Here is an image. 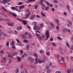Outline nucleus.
<instances>
[{
    "label": "nucleus",
    "instance_id": "7",
    "mask_svg": "<svg viewBox=\"0 0 73 73\" xmlns=\"http://www.w3.org/2000/svg\"><path fill=\"white\" fill-rule=\"evenodd\" d=\"M26 17L25 18V19H28L29 17V15L28 14H27L26 15Z\"/></svg>",
    "mask_w": 73,
    "mask_h": 73
},
{
    "label": "nucleus",
    "instance_id": "19",
    "mask_svg": "<svg viewBox=\"0 0 73 73\" xmlns=\"http://www.w3.org/2000/svg\"><path fill=\"white\" fill-rule=\"evenodd\" d=\"M34 1L33 0H28V3H31L32 2H33Z\"/></svg>",
    "mask_w": 73,
    "mask_h": 73
},
{
    "label": "nucleus",
    "instance_id": "55",
    "mask_svg": "<svg viewBox=\"0 0 73 73\" xmlns=\"http://www.w3.org/2000/svg\"><path fill=\"white\" fill-rule=\"evenodd\" d=\"M12 48H13V49H15V47L13 45L12 46Z\"/></svg>",
    "mask_w": 73,
    "mask_h": 73
},
{
    "label": "nucleus",
    "instance_id": "42",
    "mask_svg": "<svg viewBox=\"0 0 73 73\" xmlns=\"http://www.w3.org/2000/svg\"><path fill=\"white\" fill-rule=\"evenodd\" d=\"M4 20L5 21H8V22H9V21L10 20L9 19H4Z\"/></svg>",
    "mask_w": 73,
    "mask_h": 73
},
{
    "label": "nucleus",
    "instance_id": "43",
    "mask_svg": "<svg viewBox=\"0 0 73 73\" xmlns=\"http://www.w3.org/2000/svg\"><path fill=\"white\" fill-rule=\"evenodd\" d=\"M38 62L40 63V64H41V63H42V61L39 59Z\"/></svg>",
    "mask_w": 73,
    "mask_h": 73
},
{
    "label": "nucleus",
    "instance_id": "2",
    "mask_svg": "<svg viewBox=\"0 0 73 73\" xmlns=\"http://www.w3.org/2000/svg\"><path fill=\"white\" fill-rule=\"evenodd\" d=\"M7 24L9 26H10V27H13L14 25V23H8Z\"/></svg>",
    "mask_w": 73,
    "mask_h": 73
},
{
    "label": "nucleus",
    "instance_id": "49",
    "mask_svg": "<svg viewBox=\"0 0 73 73\" xmlns=\"http://www.w3.org/2000/svg\"><path fill=\"white\" fill-rule=\"evenodd\" d=\"M27 14H28L29 16L31 14V12H29L28 13H27Z\"/></svg>",
    "mask_w": 73,
    "mask_h": 73
},
{
    "label": "nucleus",
    "instance_id": "50",
    "mask_svg": "<svg viewBox=\"0 0 73 73\" xmlns=\"http://www.w3.org/2000/svg\"><path fill=\"white\" fill-rule=\"evenodd\" d=\"M55 21L56 23H58V19H56Z\"/></svg>",
    "mask_w": 73,
    "mask_h": 73
},
{
    "label": "nucleus",
    "instance_id": "29",
    "mask_svg": "<svg viewBox=\"0 0 73 73\" xmlns=\"http://www.w3.org/2000/svg\"><path fill=\"white\" fill-rule=\"evenodd\" d=\"M13 16H14V17H16L17 16V15L15 13H13Z\"/></svg>",
    "mask_w": 73,
    "mask_h": 73
},
{
    "label": "nucleus",
    "instance_id": "3",
    "mask_svg": "<svg viewBox=\"0 0 73 73\" xmlns=\"http://www.w3.org/2000/svg\"><path fill=\"white\" fill-rule=\"evenodd\" d=\"M50 24L51 25L52 28H53L54 27V24L53 23L50 22Z\"/></svg>",
    "mask_w": 73,
    "mask_h": 73
},
{
    "label": "nucleus",
    "instance_id": "23",
    "mask_svg": "<svg viewBox=\"0 0 73 73\" xmlns=\"http://www.w3.org/2000/svg\"><path fill=\"white\" fill-rule=\"evenodd\" d=\"M40 4V5H41L42 7H45V6L44 5V4H43V3H41Z\"/></svg>",
    "mask_w": 73,
    "mask_h": 73
},
{
    "label": "nucleus",
    "instance_id": "51",
    "mask_svg": "<svg viewBox=\"0 0 73 73\" xmlns=\"http://www.w3.org/2000/svg\"><path fill=\"white\" fill-rule=\"evenodd\" d=\"M6 45L7 46H9V42H7L6 43Z\"/></svg>",
    "mask_w": 73,
    "mask_h": 73
},
{
    "label": "nucleus",
    "instance_id": "64",
    "mask_svg": "<svg viewBox=\"0 0 73 73\" xmlns=\"http://www.w3.org/2000/svg\"><path fill=\"white\" fill-rule=\"evenodd\" d=\"M25 71H22L21 72V73H25Z\"/></svg>",
    "mask_w": 73,
    "mask_h": 73
},
{
    "label": "nucleus",
    "instance_id": "5",
    "mask_svg": "<svg viewBox=\"0 0 73 73\" xmlns=\"http://www.w3.org/2000/svg\"><path fill=\"white\" fill-rule=\"evenodd\" d=\"M22 38L23 39H25V38H27V36L26 35H22Z\"/></svg>",
    "mask_w": 73,
    "mask_h": 73
},
{
    "label": "nucleus",
    "instance_id": "10",
    "mask_svg": "<svg viewBox=\"0 0 73 73\" xmlns=\"http://www.w3.org/2000/svg\"><path fill=\"white\" fill-rule=\"evenodd\" d=\"M44 25V24L41 23L40 24V27L41 28H43V26Z\"/></svg>",
    "mask_w": 73,
    "mask_h": 73
},
{
    "label": "nucleus",
    "instance_id": "27",
    "mask_svg": "<svg viewBox=\"0 0 73 73\" xmlns=\"http://www.w3.org/2000/svg\"><path fill=\"white\" fill-rule=\"evenodd\" d=\"M56 29L58 31V30H59V29H60V27H58V26H57L56 27Z\"/></svg>",
    "mask_w": 73,
    "mask_h": 73
},
{
    "label": "nucleus",
    "instance_id": "11",
    "mask_svg": "<svg viewBox=\"0 0 73 73\" xmlns=\"http://www.w3.org/2000/svg\"><path fill=\"white\" fill-rule=\"evenodd\" d=\"M71 70H71V69L70 68V69H68L67 70V71L68 72V73H70V72H71Z\"/></svg>",
    "mask_w": 73,
    "mask_h": 73
},
{
    "label": "nucleus",
    "instance_id": "40",
    "mask_svg": "<svg viewBox=\"0 0 73 73\" xmlns=\"http://www.w3.org/2000/svg\"><path fill=\"white\" fill-rule=\"evenodd\" d=\"M41 14L42 15V16H45V15L43 14V13L42 12H41Z\"/></svg>",
    "mask_w": 73,
    "mask_h": 73
},
{
    "label": "nucleus",
    "instance_id": "8",
    "mask_svg": "<svg viewBox=\"0 0 73 73\" xmlns=\"http://www.w3.org/2000/svg\"><path fill=\"white\" fill-rule=\"evenodd\" d=\"M14 43H15V42L14 41H12L11 42V43L10 44V45H13V44H14Z\"/></svg>",
    "mask_w": 73,
    "mask_h": 73
},
{
    "label": "nucleus",
    "instance_id": "47",
    "mask_svg": "<svg viewBox=\"0 0 73 73\" xmlns=\"http://www.w3.org/2000/svg\"><path fill=\"white\" fill-rule=\"evenodd\" d=\"M56 73H61V72L60 71H56Z\"/></svg>",
    "mask_w": 73,
    "mask_h": 73
},
{
    "label": "nucleus",
    "instance_id": "20",
    "mask_svg": "<svg viewBox=\"0 0 73 73\" xmlns=\"http://www.w3.org/2000/svg\"><path fill=\"white\" fill-rule=\"evenodd\" d=\"M39 59H37L36 58H35V61H36V62H37L38 63L39 62Z\"/></svg>",
    "mask_w": 73,
    "mask_h": 73
},
{
    "label": "nucleus",
    "instance_id": "25",
    "mask_svg": "<svg viewBox=\"0 0 73 73\" xmlns=\"http://www.w3.org/2000/svg\"><path fill=\"white\" fill-rule=\"evenodd\" d=\"M61 60L62 62H64V58H61Z\"/></svg>",
    "mask_w": 73,
    "mask_h": 73
},
{
    "label": "nucleus",
    "instance_id": "9",
    "mask_svg": "<svg viewBox=\"0 0 73 73\" xmlns=\"http://www.w3.org/2000/svg\"><path fill=\"white\" fill-rule=\"evenodd\" d=\"M22 21L24 25H26V24H27V23H26V22L25 20H24Z\"/></svg>",
    "mask_w": 73,
    "mask_h": 73
},
{
    "label": "nucleus",
    "instance_id": "37",
    "mask_svg": "<svg viewBox=\"0 0 73 73\" xmlns=\"http://www.w3.org/2000/svg\"><path fill=\"white\" fill-rule=\"evenodd\" d=\"M16 41H17V42H19V43H21V42L18 39H17Z\"/></svg>",
    "mask_w": 73,
    "mask_h": 73
},
{
    "label": "nucleus",
    "instance_id": "44",
    "mask_svg": "<svg viewBox=\"0 0 73 73\" xmlns=\"http://www.w3.org/2000/svg\"><path fill=\"white\" fill-rule=\"evenodd\" d=\"M38 7V6L37 5H36L35 6V9H37V8Z\"/></svg>",
    "mask_w": 73,
    "mask_h": 73
},
{
    "label": "nucleus",
    "instance_id": "52",
    "mask_svg": "<svg viewBox=\"0 0 73 73\" xmlns=\"http://www.w3.org/2000/svg\"><path fill=\"white\" fill-rule=\"evenodd\" d=\"M6 58H3V60L5 61V62H6Z\"/></svg>",
    "mask_w": 73,
    "mask_h": 73
},
{
    "label": "nucleus",
    "instance_id": "26",
    "mask_svg": "<svg viewBox=\"0 0 73 73\" xmlns=\"http://www.w3.org/2000/svg\"><path fill=\"white\" fill-rule=\"evenodd\" d=\"M68 23H69V24H70V25H72V22H71V21H68Z\"/></svg>",
    "mask_w": 73,
    "mask_h": 73
},
{
    "label": "nucleus",
    "instance_id": "6",
    "mask_svg": "<svg viewBox=\"0 0 73 73\" xmlns=\"http://www.w3.org/2000/svg\"><path fill=\"white\" fill-rule=\"evenodd\" d=\"M38 37L39 40H42L43 39L42 37L41 36H39Z\"/></svg>",
    "mask_w": 73,
    "mask_h": 73
},
{
    "label": "nucleus",
    "instance_id": "39",
    "mask_svg": "<svg viewBox=\"0 0 73 73\" xmlns=\"http://www.w3.org/2000/svg\"><path fill=\"white\" fill-rule=\"evenodd\" d=\"M44 1V0H41L40 2V3H42Z\"/></svg>",
    "mask_w": 73,
    "mask_h": 73
},
{
    "label": "nucleus",
    "instance_id": "22",
    "mask_svg": "<svg viewBox=\"0 0 73 73\" xmlns=\"http://www.w3.org/2000/svg\"><path fill=\"white\" fill-rule=\"evenodd\" d=\"M17 58H18V61H19V62H20V61H21V58L18 57Z\"/></svg>",
    "mask_w": 73,
    "mask_h": 73
},
{
    "label": "nucleus",
    "instance_id": "17",
    "mask_svg": "<svg viewBox=\"0 0 73 73\" xmlns=\"http://www.w3.org/2000/svg\"><path fill=\"white\" fill-rule=\"evenodd\" d=\"M24 8V5H22L21 6H20L19 8L20 9H23Z\"/></svg>",
    "mask_w": 73,
    "mask_h": 73
},
{
    "label": "nucleus",
    "instance_id": "59",
    "mask_svg": "<svg viewBox=\"0 0 73 73\" xmlns=\"http://www.w3.org/2000/svg\"><path fill=\"white\" fill-rule=\"evenodd\" d=\"M8 57H11V54H9L8 55Z\"/></svg>",
    "mask_w": 73,
    "mask_h": 73
},
{
    "label": "nucleus",
    "instance_id": "15",
    "mask_svg": "<svg viewBox=\"0 0 73 73\" xmlns=\"http://www.w3.org/2000/svg\"><path fill=\"white\" fill-rule=\"evenodd\" d=\"M44 1L46 4H47V5H48V6H50V4H49V2L46 1Z\"/></svg>",
    "mask_w": 73,
    "mask_h": 73
},
{
    "label": "nucleus",
    "instance_id": "13",
    "mask_svg": "<svg viewBox=\"0 0 73 73\" xmlns=\"http://www.w3.org/2000/svg\"><path fill=\"white\" fill-rule=\"evenodd\" d=\"M34 61V59L33 58H32L30 60V62H33Z\"/></svg>",
    "mask_w": 73,
    "mask_h": 73
},
{
    "label": "nucleus",
    "instance_id": "1",
    "mask_svg": "<svg viewBox=\"0 0 73 73\" xmlns=\"http://www.w3.org/2000/svg\"><path fill=\"white\" fill-rule=\"evenodd\" d=\"M46 39H44L45 40H46L48 39V38L49 37V31L47 30L46 31Z\"/></svg>",
    "mask_w": 73,
    "mask_h": 73
},
{
    "label": "nucleus",
    "instance_id": "14",
    "mask_svg": "<svg viewBox=\"0 0 73 73\" xmlns=\"http://www.w3.org/2000/svg\"><path fill=\"white\" fill-rule=\"evenodd\" d=\"M33 28L34 30H36L37 27V26L35 25Z\"/></svg>",
    "mask_w": 73,
    "mask_h": 73
},
{
    "label": "nucleus",
    "instance_id": "57",
    "mask_svg": "<svg viewBox=\"0 0 73 73\" xmlns=\"http://www.w3.org/2000/svg\"><path fill=\"white\" fill-rule=\"evenodd\" d=\"M52 45H53V46H56V44L55 43H52Z\"/></svg>",
    "mask_w": 73,
    "mask_h": 73
},
{
    "label": "nucleus",
    "instance_id": "56",
    "mask_svg": "<svg viewBox=\"0 0 73 73\" xmlns=\"http://www.w3.org/2000/svg\"><path fill=\"white\" fill-rule=\"evenodd\" d=\"M58 40H61V38L60 36L58 37Z\"/></svg>",
    "mask_w": 73,
    "mask_h": 73
},
{
    "label": "nucleus",
    "instance_id": "53",
    "mask_svg": "<svg viewBox=\"0 0 73 73\" xmlns=\"http://www.w3.org/2000/svg\"><path fill=\"white\" fill-rule=\"evenodd\" d=\"M42 38L43 39V38H45V35H42Z\"/></svg>",
    "mask_w": 73,
    "mask_h": 73
},
{
    "label": "nucleus",
    "instance_id": "60",
    "mask_svg": "<svg viewBox=\"0 0 73 73\" xmlns=\"http://www.w3.org/2000/svg\"><path fill=\"white\" fill-rule=\"evenodd\" d=\"M46 54L47 56H49V55H50V54H49V53L47 52L46 53Z\"/></svg>",
    "mask_w": 73,
    "mask_h": 73
},
{
    "label": "nucleus",
    "instance_id": "32",
    "mask_svg": "<svg viewBox=\"0 0 73 73\" xmlns=\"http://www.w3.org/2000/svg\"><path fill=\"white\" fill-rule=\"evenodd\" d=\"M66 45H67V47H68V48H69L70 46H69V44H68V43H66Z\"/></svg>",
    "mask_w": 73,
    "mask_h": 73
},
{
    "label": "nucleus",
    "instance_id": "33",
    "mask_svg": "<svg viewBox=\"0 0 73 73\" xmlns=\"http://www.w3.org/2000/svg\"><path fill=\"white\" fill-rule=\"evenodd\" d=\"M23 41L24 42L27 43V42H28V41L27 40H24Z\"/></svg>",
    "mask_w": 73,
    "mask_h": 73
},
{
    "label": "nucleus",
    "instance_id": "31",
    "mask_svg": "<svg viewBox=\"0 0 73 73\" xmlns=\"http://www.w3.org/2000/svg\"><path fill=\"white\" fill-rule=\"evenodd\" d=\"M11 9L14 11L15 9V7H12L11 8Z\"/></svg>",
    "mask_w": 73,
    "mask_h": 73
},
{
    "label": "nucleus",
    "instance_id": "34",
    "mask_svg": "<svg viewBox=\"0 0 73 73\" xmlns=\"http://www.w3.org/2000/svg\"><path fill=\"white\" fill-rule=\"evenodd\" d=\"M59 50L61 52V51H62V48H60L59 49Z\"/></svg>",
    "mask_w": 73,
    "mask_h": 73
},
{
    "label": "nucleus",
    "instance_id": "28",
    "mask_svg": "<svg viewBox=\"0 0 73 73\" xmlns=\"http://www.w3.org/2000/svg\"><path fill=\"white\" fill-rule=\"evenodd\" d=\"M4 51H3V50H1V52L0 53L1 54H4Z\"/></svg>",
    "mask_w": 73,
    "mask_h": 73
},
{
    "label": "nucleus",
    "instance_id": "36",
    "mask_svg": "<svg viewBox=\"0 0 73 73\" xmlns=\"http://www.w3.org/2000/svg\"><path fill=\"white\" fill-rule=\"evenodd\" d=\"M20 53H21V54H23V51L22 50H21L20 51Z\"/></svg>",
    "mask_w": 73,
    "mask_h": 73
},
{
    "label": "nucleus",
    "instance_id": "58",
    "mask_svg": "<svg viewBox=\"0 0 73 73\" xmlns=\"http://www.w3.org/2000/svg\"><path fill=\"white\" fill-rule=\"evenodd\" d=\"M30 46L29 45L27 46H26V48H27V49L29 48Z\"/></svg>",
    "mask_w": 73,
    "mask_h": 73
},
{
    "label": "nucleus",
    "instance_id": "48",
    "mask_svg": "<svg viewBox=\"0 0 73 73\" xmlns=\"http://www.w3.org/2000/svg\"><path fill=\"white\" fill-rule=\"evenodd\" d=\"M46 68L47 69H48L49 68V66H47L46 67Z\"/></svg>",
    "mask_w": 73,
    "mask_h": 73
},
{
    "label": "nucleus",
    "instance_id": "21",
    "mask_svg": "<svg viewBox=\"0 0 73 73\" xmlns=\"http://www.w3.org/2000/svg\"><path fill=\"white\" fill-rule=\"evenodd\" d=\"M48 9H49V7L46 6V7H45V9L46 11H48Z\"/></svg>",
    "mask_w": 73,
    "mask_h": 73
},
{
    "label": "nucleus",
    "instance_id": "30",
    "mask_svg": "<svg viewBox=\"0 0 73 73\" xmlns=\"http://www.w3.org/2000/svg\"><path fill=\"white\" fill-rule=\"evenodd\" d=\"M66 7L68 10H69V9H70V7H69V5H67Z\"/></svg>",
    "mask_w": 73,
    "mask_h": 73
},
{
    "label": "nucleus",
    "instance_id": "62",
    "mask_svg": "<svg viewBox=\"0 0 73 73\" xmlns=\"http://www.w3.org/2000/svg\"><path fill=\"white\" fill-rule=\"evenodd\" d=\"M24 55L25 56V57H26V56H27V54L25 53L24 54Z\"/></svg>",
    "mask_w": 73,
    "mask_h": 73
},
{
    "label": "nucleus",
    "instance_id": "35",
    "mask_svg": "<svg viewBox=\"0 0 73 73\" xmlns=\"http://www.w3.org/2000/svg\"><path fill=\"white\" fill-rule=\"evenodd\" d=\"M29 37L30 38H31V39H32V35H29Z\"/></svg>",
    "mask_w": 73,
    "mask_h": 73
},
{
    "label": "nucleus",
    "instance_id": "46",
    "mask_svg": "<svg viewBox=\"0 0 73 73\" xmlns=\"http://www.w3.org/2000/svg\"><path fill=\"white\" fill-rule=\"evenodd\" d=\"M3 3H7V1H6V0H5L3 1Z\"/></svg>",
    "mask_w": 73,
    "mask_h": 73
},
{
    "label": "nucleus",
    "instance_id": "16",
    "mask_svg": "<svg viewBox=\"0 0 73 73\" xmlns=\"http://www.w3.org/2000/svg\"><path fill=\"white\" fill-rule=\"evenodd\" d=\"M51 72V70L50 69H49L47 71V73H50Z\"/></svg>",
    "mask_w": 73,
    "mask_h": 73
},
{
    "label": "nucleus",
    "instance_id": "18",
    "mask_svg": "<svg viewBox=\"0 0 73 73\" xmlns=\"http://www.w3.org/2000/svg\"><path fill=\"white\" fill-rule=\"evenodd\" d=\"M22 29V27H18L17 28V30H20V29Z\"/></svg>",
    "mask_w": 73,
    "mask_h": 73
},
{
    "label": "nucleus",
    "instance_id": "61",
    "mask_svg": "<svg viewBox=\"0 0 73 73\" xmlns=\"http://www.w3.org/2000/svg\"><path fill=\"white\" fill-rule=\"evenodd\" d=\"M19 45L21 46H23V44H22L20 43L19 44Z\"/></svg>",
    "mask_w": 73,
    "mask_h": 73
},
{
    "label": "nucleus",
    "instance_id": "24",
    "mask_svg": "<svg viewBox=\"0 0 73 73\" xmlns=\"http://www.w3.org/2000/svg\"><path fill=\"white\" fill-rule=\"evenodd\" d=\"M2 35H4V36H5V37H7L8 36L5 33H3Z\"/></svg>",
    "mask_w": 73,
    "mask_h": 73
},
{
    "label": "nucleus",
    "instance_id": "4",
    "mask_svg": "<svg viewBox=\"0 0 73 73\" xmlns=\"http://www.w3.org/2000/svg\"><path fill=\"white\" fill-rule=\"evenodd\" d=\"M35 15L33 14V15L30 18V19H31V20H32V19H33V18H35Z\"/></svg>",
    "mask_w": 73,
    "mask_h": 73
},
{
    "label": "nucleus",
    "instance_id": "45",
    "mask_svg": "<svg viewBox=\"0 0 73 73\" xmlns=\"http://www.w3.org/2000/svg\"><path fill=\"white\" fill-rule=\"evenodd\" d=\"M22 4L23 3H22V2H19V3H18V4L19 5H22Z\"/></svg>",
    "mask_w": 73,
    "mask_h": 73
},
{
    "label": "nucleus",
    "instance_id": "38",
    "mask_svg": "<svg viewBox=\"0 0 73 73\" xmlns=\"http://www.w3.org/2000/svg\"><path fill=\"white\" fill-rule=\"evenodd\" d=\"M36 35L38 37H39V36H40V35L38 34L37 33H36Z\"/></svg>",
    "mask_w": 73,
    "mask_h": 73
},
{
    "label": "nucleus",
    "instance_id": "63",
    "mask_svg": "<svg viewBox=\"0 0 73 73\" xmlns=\"http://www.w3.org/2000/svg\"><path fill=\"white\" fill-rule=\"evenodd\" d=\"M63 33H66V31H65L64 29L63 30Z\"/></svg>",
    "mask_w": 73,
    "mask_h": 73
},
{
    "label": "nucleus",
    "instance_id": "41",
    "mask_svg": "<svg viewBox=\"0 0 73 73\" xmlns=\"http://www.w3.org/2000/svg\"><path fill=\"white\" fill-rule=\"evenodd\" d=\"M53 2L54 3H58V2L57 1H56V0H55V1H53Z\"/></svg>",
    "mask_w": 73,
    "mask_h": 73
},
{
    "label": "nucleus",
    "instance_id": "54",
    "mask_svg": "<svg viewBox=\"0 0 73 73\" xmlns=\"http://www.w3.org/2000/svg\"><path fill=\"white\" fill-rule=\"evenodd\" d=\"M34 56H35V57H37V54H34Z\"/></svg>",
    "mask_w": 73,
    "mask_h": 73
},
{
    "label": "nucleus",
    "instance_id": "12",
    "mask_svg": "<svg viewBox=\"0 0 73 73\" xmlns=\"http://www.w3.org/2000/svg\"><path fill=\"white\" fill-rule=\"evenodd\" d=\"M16 73H19V68H17L16 70Z\"/></svg>",
    "mask_w": 73,
    "mask_h": 73
}]
</instances>
